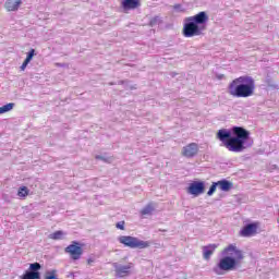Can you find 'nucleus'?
I'll list each match as a JSON object with an SVG mask.
<instances>
[{
	"mask_svg": "<svg viewBox=\"0 0 279 279\" xmlns=\"http://www.w3.org/2000/svg\"><path fill=\"white\" fill-rule=\"evenodd\" d=\"M34 56H36V50L34 48H32L29 50V52L27 53L25 61L28 63L32 62Z\"/></svg>",
	"mask_w": 279,
	"mask_h": 279,
	"instance_id": "nucleus-20",
	"label": "nucleus"
},
{
	"mask_svg": "<svg viewBox=\"0 0 279 279\" xmlns=\"http://www.w3.org/2000/svg\"><path fill=\"white\" fill-rule=\"evenodd\" d=\"M116 227L118 230H125V221L117 222Z\"/></svg>",
	"mask_w": 279,
	"mask_h": 279,
	"instance_id": "nucleus-24",
	"label": "nucleus"
},
{
	"mask_svg": "<svg viewBox=\"0 0 279 279\" xmlns=\"http://www.w3.org/2000/svg\"><path fill=\"white\" fill-rule=\"evenodd\" d=\"M119 243L124 245L125 247H131V250H145L151 245V243L143 240H138V238H134L131 235H121L118 238Z\"/></svg>",
	"mask_w": 279,
	"mask_h": 279,
	"instance_id": "nucleus-5",
	"label": "nucleus"
},
{
	"mask_svg": "<svg viewBox=\"0 0 279 279\" xmlns=\"http://www.w3.org/2000/svg\"><path fill=\"white\" fill-rule=\"evenodd\" d=\"M206 23H208V14L201 11L199 13L185 17L182 28L184 38H193L194 36H202L206 32Z\"/></svg>",
	"mask_w": 279,
	"mask_h": 279,
	"instance_id": "nucleus-4",
	"label": "nucleus"
},
{
	"mask_svg": "<svg viewBox=\"0 0 279 279\" xmlns=\"http://www.w3.org/2000/svg\"><path fill=\"white\" fill-rule=\"evenodd\" d=\"M64 238V232L62 231H56L51 234H49L48 239H51L52 241H60V239Z\"/></svg>",
	"mask_w": 279,
	"mask_h": 279,
	"instance_id": "nucleus-16",
	"label": "nucleus"
},
{
	"mask_svg": "<svg viewBox=\"0 0 279 279\" xmlns=\"http://www.w3.org/2000/svg\"><path fill=\"white\" fill-rule=\"evenodd\" d=\"M121 8L124 12H130V10H137V8H141V0H123L121 2Z\"/></svg>",
	"mask_w": 279,
	"mask_h": 279,
	"instance_id": "nucleus-10",
	"label": "nucleus"
},
{
	"mask_svg": "<svg viewBox=\"0 0 279 279\" xmlns=\"http://www.w3.org/2000/svg\"><path fill=\"white\" fill-rule=\"evenodd\" d=\"M215 250H217V244H208L207 246H203V257L205 260H210V256L215 254Z\"/></svg>",
	"mask_w": 279,
	"mask_h": 279,
	"instance_id": "nucleus-13",
	"label": "nucleus"
},
{
	"mask_svg": "<svg viewBox=\"0 0 279 279\" xmlns=\"http://www.w3.org/2000/svg\"><path fill=\"white\" fill-rule=\"evenodd\" d=\"M151 213H154V206H151V204L147 205L146 207H144L141 210V215H151Z\"/></svg>",
	"mask_w": 279,
	"mask_h": 279,
	"instance_id": "nucleus-19",
	"label": "nucleus"
},
{
	"mask_svg": "<svg viewBox=\"0 0 279 279\" xmlns=\"http://www.w3.org/2000/svg\"><path fill=\"white\" fill-rule=\"evenodd\" d=\"M17 195L20 197H27V195H29V189H27V186H21L17 191Z\"/></svg>",
	"mask_w": 279,
	"mask_h": 279,
	"instance_id": "nucleus-18",
	"label": "nucleus"
},
{
	"mask_svg": "<svg viewBox=\"0 0 279 279\" xmlns=\"http://www.w3.org/2000/svg\"><path fill=\"white\" fill-rule=\"evenodd\" d=\"M40 264H38V263H34V264H31L29 265V269H31V271H39V269H40Z\"/></svg>",
	"mask_w": 279,
	"mask_h": 279,
	"instance_id": "nucleus-23",
	"label": "nucleus"
},
{
	"mask_svg": "<svg viewBox=\"0 0 279 279\" xmlns=\"http://www.w3.org/2000/svg\"><path fill=\"white\" fill-rule=\"evenodd\" d=\"M217 184L220 189V191H223L225 193H228V191H232V182L223 179V180H220V181H217Z\"/></svg>",
	"mask_w": 279,
	"mask_h": 279,
	"instance_id": "nucleus-14",
	"label": "nucleus"
},
{
	"mask_svg": "<svg viewBox=\"0 0 279 279\" xmlns=\"http://www.w3.org/2000/svg\"><path fill=\"white\" fill-rule=\"evenodd\" d=\"M44 279H60L58 278V270L53 269L46 271Z\"/></svg>",
	"mask_w": 279,
	"mask_h": 279,
	"instance_id": "nucleus-17",
	"label": "nucleus"
},
{
	"mask_svg": "<svg viewBox=\"0 0 279 279\" xmlns=\"http://www.w3.org/2000/svg\"><path fill=\"white\" fill-rule=\"evenodd\" d=\"M96 160H104V157H101V156H96Z\"/></svg>",
	"mask_w": 279,
	"mask_h": 279,
	"instance_id": "nucleus-28",
	"label": "nucleus"
},
{
	"mask_svg": "<svg viewBox=\"0 0 279 279\" xmlns=\"http://www.w3.org/2000/svg\"><path fill=\"white\" fill-rule=\"evenodd\" d=\"M0 114H5V113L3 112L2 107H0Z\"/></svg>",
	"mask_w": 279,
	"mask_h": 279,
	"instance_id": "nucleus-29",
	"label": "nucleus"
},
{
	"mask_svg": "<svg viewBox=\"0 0 279 279\" xmlns=\"http://www.w3.org/2000/svg\"><path fill=\"white\" fill-rule=\"evenodd\" d=\"M84 254V244L80 242H72L71 244V258L72 260H80Z\"/></svg>",
	"mask_w": 279,
	"mask_h": 279,
	"instance_id": "nucleus-8",
	"label": "nucleus"
},
{
	"mask_svg": "<svg viewBox=\"0 0 279 279\" xmlns=\"http://www.w3.org/2000/svg\"><path fill=\"white\" fill-rule=\"evenodd\" d=\"M20 279H40L39 271H26Z\"/></svg>",
	"mask_w": 279,
	"mask_h": 279,
	"instance_id": "nucleus-15",
	"label": "nucleus"
},
{
	"mask_svg": "<svg viewBox=\"0 0 279 279\" xmlns=\"http://www.w3.org/2000/svg\"><path fill=\"white\" fill-rule=\"evenodd\" d=\"M27 64H29L28 61L24 60V62L20 66L21 71H25V69H27Z\"/></svg>",
	"mask_w": 279,
	"mask_h": 279,
	"instance_id": "nucleus-25",
	"label": "nucleus"
},
{
	"mask_svg": "<svg viewBox=\"0 0 279 279\" xmlns=\"http://www.w3.org/2000/svg\"><path fill=\"white\" fill-rule=\"evenodd\" d=\"M258 232V222L248 223L240 231L241 236L250 238L254 236Z\"/></svg>",
	"mask_w": 279,
	"mask_h": 279,
	"instance_id": "nucleus-9",
	"label": "nucleus"
},
{
	"mask_svg": "<svg viewBox=\"0 0 279 279\" xmlns=\"http://www.w3.org/2000/svg\"><path fill=\"white\" fill-rule=\"evenodd\" d=\"M93 263H95V259H94V258H88V259H87V265H93Z\"/></svg>",
	"mask_w": 279,
	"mask_h": 279,
	"instance_id": "nucleus-26",
	"label": "nucleus"
},
{
	"mask_svg": "<svg viewBox=\"0 0 279 279\" xmlns=\"http://www.w3.org/2000/svg\"><path fill=\"white\" fill-rule=\"evenodd\" d=\"M217 186H219L217 182L211 184L209 191L207 192L208 197H211V195L217 191Z\"/></svg>",
	"mask_w": 279,
	"mask_h": 279,
	"instance_id": "nucleus-21",
	"label": "nucleus"
},
{
	"mask_svg": "<svg viewBox=\"0 0 279 279\" xmlns=\"http://www.w3.org/2000/svg\"><path fill=\"white\" fill-rule=\"evenodd\" d=\"M222 254H225V257L214 268L217 276H223L225 271H233V269H236V265H240L241 260L245 258L243 251L239 250L236 244H229L223 248Z\"/></svg>",
	"mask_w": 279,
	"mask_h": 279,
	"instance_id": "nucleus-2",
	"label": "nucleus"
},
{
	"mask_svg": "<svg viewBox=\"0 0 279 279\" xmlns=\"http://www.w3.org/2000/svg\"><path fill=\"white\" fill-rule=\"evenodd\" d=\"M206 191V183L203 181H194L190 183L187 186L189 195H193V197H199Z\"/></svg>",
	"mask_w": 279,
	"mask_h": 279,
	"instance_id": "nucleus-6",
	"label": "nucleus"
},
{
	"mask_svg": "<svg viewBox=\"0 0 279 279\" xmlns=\"http://www.w3.org/2000/svg\"><path fill=\"white\" fill-rule=\"evenodd\" d=\"M256 90V83L252 76H239L228 85V93L231 97L236 99H247L252 97Z\"/></svg>",
	"mask_w": 279,
	"mask_h": 279,
	"instance_id": "nucleus-3",
	"label": "nucleus"
},
{
	"mask_svg": "<svg viewBox=\"0 0 279 279\" xmlns=\"http://www.w3.org/2000/svg\"><path fill=\"white\" fill-rule=\"evenodd\" d=\"M65 252H68V253L70 254V252H71V245H70V246H66Z\"/></svg>",
	"mask_w": 279,
	"mask_h": 279,
	"instance_id": "nucleus-27",
	"label": "nucleus"
},
{
	"mask_svg": "<svg viewBox=\"0 0 279 279\" xmlns=\"http://www.w3.org/2000/svg\"><path fill=\"white\" fill-rule=\"evenodd\" d=\"M133 264L130 263L126 266H116L117 278H125L132 271Z\"/></svg>",
	"mask_w": 279,
	"mask_h": 279,
	"instance_id": "nucleus-11",
	"label": "nucleus"
},
{
	"mask_svg": "<svg viewBox=\"0 0 279 279\" xmlns=\"http://www.w3.org/2000/svg\"><path fill=\"white\" fill-rule=\"evenodd\" d=\"M197 154H199V145H197V143H190L183 146L181 150L183 158H195Z\"/></svg>",
	"mask_w": 279,
	"mask_h": 279,
	"instance_id": "nucleus-7",
	"label": "nucleus"
},
{
	"mask_svg": "<svg viewBox=\"0 0 279 279\" xmlns=\"http://www.w3.org/2000/svg\"><path fill=\"white\" fill-rule=\"evenodd\" d=\"M232 134L234 135L233 137L229 131L219 130L216 138L222 143L228 151H234L235 154L244 151L245 143L250 141V131L245 130L243 126H233Z\"/></svg>",
	"mask_w": 279,
	"mask_h": 279,
	"instance_id": "nucleus-1",
	"label": "nucleus"
},
{
	"mask_svg": "<svg viewBox=\"0 0 279 279\" xmlns=\"http://www.w3.org/2000/svg\"><path fill=\"white\" fill-rule=\"evenodd\" d=\"M23 4V0H7L4 2V10L7 12H16Z\"/></svg>",
	"mask_w": 279,
	"mask_h": 279,
	"instance_id": "nucleus-12",
	"label": "nucleus"
},
{
	"mask_svg": "<svg viewBox=\"0 0 279 279\" xmlns=\"http://www.w3.org/2000/svg\"><path fill=\"white\" fill-rule=\"evenodd\" d=\"M1 108H2V112H4V113L10 112V110H12V108H14V104L9 102V104L2 106Z\"/></svg>",
	"mask_w": 279,
	"mask_h": 279,
	"instance_id": "nucleus-22",
	"label": "nucleus"
}]
</instances>
